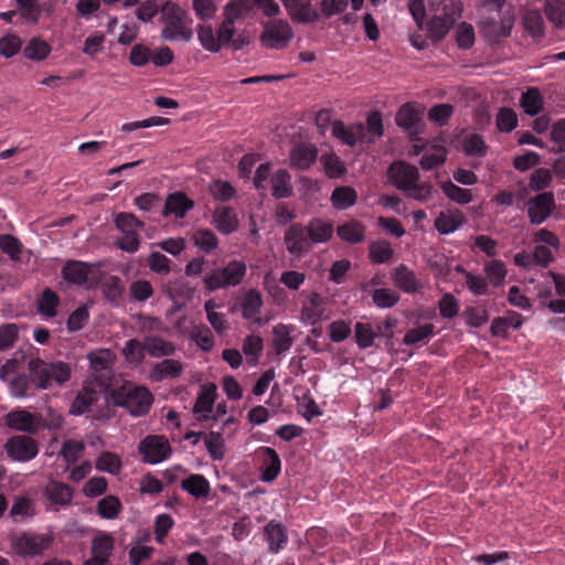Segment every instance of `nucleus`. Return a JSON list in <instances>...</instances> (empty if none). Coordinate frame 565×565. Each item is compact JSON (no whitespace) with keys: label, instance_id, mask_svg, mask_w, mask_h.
Masks as SVG:
<instances>
[{"label":"nucleus","instance_id":"1","mask_svg":"<svg viewBox=\"0 0 565 565\" xmlns=\"http://www.w3.org/2000/svg\"><path fill=\"white\" fill-rule=\"evenodd\" d=\"M163 26L160 36L169 42H190L193 38L192 18L179 4L166 1L161 8Z\"/></svg>","mask_w":565,"mask_h":565},{"label":"nucleus","instance_id":"2","mask_svg":"<svg viewBox=\"0 0 565 565\" xmlns=\"http://www.w3.org/2000/svg\"><path fill=\"white\" fill-rule=\"evenodd\" d=\"M28 370L38 390H49L53 385L62 386L70 381L72 367L64 361L47 362L41 358H32L28 362Z\"/></svg>","mask_w":565,"mask_h":565},{"label":"nucleus","instance_id":"3","mask_svg":"<svg viewBox=\"0 0 565 565\" xmlns=\"http://www.w3.org/2000/svg\"><path fill=\"white\" fill-rule=\"evenodd\" d=\"M111 398L116 406L126 408L135 417L148 414L153 403L151 392L141 385H122L113 392Z\"/></svg>","mask_w":565,"mask_h":565},{"label":"nucleus","instance_id":"4","mask_svg":"<svg viewBox=\"0 0 565 565\" xmlns=\"http://www.w3.org/2000/svg\"><path fill=\"white\" fill-rule=\"evenodd\" d=\"M246 265L238 259L230 260L226 266L213 268L205 273L202 282L209 292L239 285L246 275Z\"/></svg>","mask_w":565,"mask_h":565},{"label":"nucleus","instance_id":"5","mask_svg":"<svg viewBox=\"0 0 565 565\" xmlns=\"http://www.w3.org/2000/svg\"><path fill=\"white\" fill-rule=\"evenodd\" d=\"M21 362L18 359H9L0 367V380L8 384L13 397L23 398L34 394L35 383L31 374L20 373Z\"/></svg>","mask_w":565,"mask_h":565},{"label":"nucleus","instance_id":"6","mask_svg":"<svg viewBox=\"0 0 565 565\" xmlns=\"http://www.w3.org/2000/svg\"><path fill=\"white\" fill-rule=\"evenodd\" d=\"M114 223L122 234L116 241L118 248L130 254L136 253L140 246L138 231L143 230V222L132 213L120 212L115 215Z\"/></svg>","mask_w":565,"mask_h":565},{"label":"nucleus","instance_id":"7","mask_svg":"<svg viewBox=\"0 0 565 565\" xmlns=\"http://www.w3.org/2000/svg\"><path fill=\"white\" fill-rule=\"evenodd\" d=\"M61 274L68 284L88 288L95 286L100 279L98 264H88L75 259L67 260L62 267Z\"/></svg>","mask_w":565,"mask_h":565},{"label":"nucleus","instance_id":"8","mask_svg":"<svg viewBox=\"0 0 565 565\" xmlns=\"http://www.w3.org/2000/svg\"><path fill=\"white\" fill-rule=\"evenodd\" d=\"M162 328L163 324L159 318L146 317L142 321L141 329L146 332V350L152 358L170 356L175 352V345L173 342L151 333L153 331H160Z\"/></svg>","mask_w":565,"mask_h":565},{"label":"nucleus","instance_id":"9","mask_svg":"<svg viewBox=\"0 0 565 565\" xmlns=\"http://www.w3.org/2000/svg\"><path fill=\"white\" fill-rule=\"evenodd\" d=\"M54 537L52 534H38L23 532L11 541L14 553L21 557H36L47 551Z\"/></svg>","mask_w":565,"mask_h":565},{"label":"nucleus","instance_id":"10","mask_svg":"<svg viewBox=\"0 0 565 565\" xmlns=\"http://www.w3.org/2000/svg\"><path fill=\"white\" fill-rule=\"evenodd\" d=\"M294 38L290 24L282 19H274L264 24L259 35L260 43L266 49L282 50Z\"/></svg>","mask_w":565,"mask_h":565},{"label":"nucleus","instance_id":"11","mask_svg":"<svg viewBox=\"0 0 565 565\" xmlns=\"http://www.w3.org/2000/svg\"><path fill=\"white\" fill-rule=\"evenodd\" d=\"M526 215L532 225H541L556 210V202L553 192H541L530 198L526 203Z\"/></svg>","mask_w":565,"mask_h":565},{"label":"nucleus","instance_id":"12","mask_svg":"<svg viewBox=\"0 0 565 565\" xmlns=\"http://www.w3.org/2000/svg\"><path fill=\"white\" fill-rule=\"evenodd\" d=\"M104 385L105 382L97 377L94 381H84L82 388L78 391L71 405V414L83 415L90 412L92 406L98 402V388H102Z\"/></svg>","mask_w":565,"mask_h":565},{"label":"nucleus","instance_id":"13","mask_svg":"<svg viewBox=\"0 0 565 565\" xmlns=\"http://www.w3.org/2000/svg\"><path fill=\"white\" fill-rule=\"evenodd\" d=\"M139 452L143 461L154 465L168 459L171 455L169 440L164 436L149 435L139 444Z\"/></svg>","mask_w":565,"mask_h":565},{"label":"nucleus","instance_id":"14","mask_svg":"<svg viewBox=\"0 0 565 565\" xmlns=\"http://www.w3.org/2000/svg\"><path fill=\"white\" fill-rule=\"evenodd\" d=\"M4 423L10 429L36 434L42 428V415L17 408L6 415Z\"/></svg>","mask_w":565,"mask_h":565},{"label":"nucleus","instance_id":"15","mask_svg":"<svg viewBox=\"0 0 565 565\" xmlns=\"http://www.w3.org/2000/svg\"><path fill=\"white\" fill-rule=\"evenodd\" d=\"M6 451L15 461H30L39 454L35 439L26 435H18L8 439Z\"/></svg>","mask_w":565,"mask_h":565},{"label":"nucleus","instance_id":"16","mask_svg":"<svg viewBox=\"0 0 565 565\" xmlns=\"http://www.w3.org/2000/svg\"><path fill=\"white\" fill-rule=\"evenodd\" d=\"M387 177L392 184L405 193L415 182L419 181L418 169L404 161L393 162L388 167Z\"/></svg>","mask_w":565,"mask_h":565},{"label":"nucleus","instance_id":"17","mask_svg":"<svg viewBox=\"0 0 565 565\" xmlns=\"http://www.w3.org/2000/svg\"><path fill=\"white\" fill-rule=\"evenodd\" d=\"M460 3L454 6L451 11H447L446 6L440 14H435L428 22V34L434 40H441L451 29L456 19L460 17Z\"/></svg>","mask_w":565,"mask_h":565},{"label":"nucleus","instance_id":"18","mask_svg":"<svg viewBox=\"0 0 565 565\" xmlns=\"http://www.w3.org/2000/svg\"><path fill=\"white\" fill-rule=\"evenodd\" d=\"M257 455L260 459V480L273 482L277 479L281 470V460L274 448L259 447Z\"/></svg>","mask_w":565,"mask_h":565},{"label":"nucleus","instance_id":"19","mask_svg":"<svg viewBox=\"0 0 565 565\" xmlns=\"http://www.w3.org/2000/svg\"><path fill=\"white\" fill-rule=\"evenodd\" d=\"M285 243L287 250L291 255L301 256L308 252L310 249L311 242L306 226H302L300 223L291 224L286 231Z\"/></svg>","mask_w":565,"mask_h":565},{"label":"nucleus","instance_id":"20","mask_svg":"<svg viewBox=\"0 0 565 565\" xmlns=\"http://www.w3.org/2000/svg\"><path fill=\"white\" fill-rule=\"evenodd\" d=\"M425 108H398L396 124L414 138L424 130Z\"/></svg>","mask_w":565,"mask_h":565},{"label":"nucleus","instance_id":"21","mask_svg":"<svg viewBox=\"0 0 565 565\" xmlns=\"http://www.w3.org/2000/svg\"><path fill=\"white\" fill-rule=\"evenodd\" d=\"M264 537L268 552L278 554L288 543L287 527L281 522L270 520L264 527Z\"/></svg>","mask_w":565,"mask_h":565},{"label":"nucleus","instance_id":"22","mask_svg":"<svg viewBox=\"0 0 565 565\" xmlns=\"http://www.w3.org/2000/svg\"><path fill=\"white\" fill-rule=\"evenodd\" d=\"M291 20L298 23H313L320 15L315 10L310 1L303 0H281Z\"/></svg>","mask_w":565,"mask_h":565},{"label":"nucleus","instance_id":"23","mask_svg":"<svg viewBox=\"0 0 565 565\" xmlns=\"http://www.w3.org/2000/svg\"><path fill=\"white\" fill-rule=\"evenodd\" d=\"M484 36L490 42H498L502 38L510 35L513 21L510 18L489 17L481 20Z\"/></svg>","mask_w":565,"mask_h":565},{"label":"nucleus","instance_id":"24","mask_svg":"<svg viewBox=\"0 0 565 565\" xmlns=\"http://www.w3.org/2000/svg\"><path fill=\"white\" fill-rule=\"evenodd\" d=\"M393 328V322L386 320L383 324H379L376 330L373 329L371 323L356 322L354 326L355 342L359 348L367 349L373 345L375 338L383 333V330H390Z\"/></svg>","mask_w":565,"mask_h":565},{"label":"nucleus","instance_id":"25","mask_svg":"<svg viewBox=\"0 0 565 565\" xmlns=\"http://www.w3.org/2000/svg\"><path fill=\"white\" fill-rule=\"evenodd\" d=\"M216 385L215 384H206L201 386L200 393L196 397L193 413L196 416V419L200 422L206 420L210 418V413L213 409L215 399H216Z\"/></svg>","mask_w":565,"mask_h":565},{"label":"nucleus","instance_id":"26","mask_svg":"<svg viewBox=\"0 0 565 565\" xmlns=\"http://www.w3.org/2000/svg\"><path fill=\"white\" fill-rule=\"evenodd\" d=\"M43 497L52 504L68 505L73 499V489L57 480H50L43 488Z\"/></svg>","mask_w":565,"mask_h":565},{"label":"nucleus","instance_id":"27","mask_svg":"<svg viewBox=\"0 0 565 565\" xmlns=\"http://www.w3.org/2000/svg\"><path fill=\"white\" fill-rule=\"evenodd\" d=\"M255 15V0H228L223 8V17L234 24L238 20L252 19Z\"/></svg>","mask_w":565,"mask_h":565},{"label":"nucleus","instance_id":"28","mask_svg":"<svg viewBox=\"0 0 565 565\" xmlns=\"http://www.w3.org/2000/svg\"><path fill=\"white\" fill-rule=\"evenodd\" d=\"M194 207V202L183 192H173L169 194L164 202L162 211L163 215L173 214L178 218H182Z\"/></svg>","mask_w":565,"mask_h":565},{"label":"nucleus","instance_id":"29","mask_svg":"<svg viewBox=\"0 0 565 565\" xmlns=\"http://www.w3.org/2000/svg\"><path fill=\"white\" fill-rule=\"evenodd\" d=\"M394 285L406 294H415L422 287L416 274L406 265H398L392 273Z\"/></svg>","mask_w":565,"mask_h":565},{"label":"nucleus","instance_id":"30","mask_svg":"<svg viewBox=\"0 0 565 565\" xmlns=\"http://www.w3.org/2000/svg\"><path fill=\"white\" fill-rule=\"evenodd\" d=\"M318 157V150L313 145L301 143L290 151V166L298 170H307Z\"/></svg>","mask_w":565,"mask_h":565},{"label":"nucleus","instance_id":"31","mask_svg":"<svg viewBox=\"0 0 565 565\" xmlns=\"http://www.w3.org/2000/svg\"><path fill=\"white\" fill-rule=\"evenodd\" d=\"M323 315V298L318 292H311L302 303L301 320L313 326L322 319Z\"/></svg>","mask_w":565,"mask_h":565},{"label":"nucleus","instance_id":"32","mask_svg":"<svg viewBox=\"0 0 565 565\" xmlns=\"http://www.w3.org/2000/svg\"><path fill=\"white\" fill-rule=\"evenodd\" d=\"M465 223V216L458 209L448 213L440 212L435 218L434 226L439 234L447 235L460 228Z\"/></svg>","mask_w":565,"mask_h":565},{"label":"nucleus","instance_id":"33","mask_svg":"<svg viewBox=\"0 0 565 565\" xmlns=\"http://www.w3.org/2000/svg\"><path fill=\"white\" fill-rule=\"evenodd\" d=\"M213 223L222 234H231L238 227V220L231 206H218L213 212Z\"/></svg>","mask_w":565,"mask_h":565},{"label":"nucleus","instance_id":"34","mask_svg":"<svg viewBox=\"0 0 565 565\" xmlns=\"http://www.w3.org/2000/svg\"><path fill=\"white\" fill-rule=\"evenodd\" d=\"M271 195L275 199H286L292 195L291 175L286 169H278L270 178Z\"/></svg>","mask_w":565,"mask_h":565},{"label":"nucleus","instance_id":"35","mask_svg":"<svg viewBox=\"0 0 565 565\" xmlns=\"http://www.w3.org/2000/svg\"><path fill=\"white\" fill-rule=\"evenodd\" d=\"M338 236L350 244H360L365 237V226L358 220H350L337 227Z\"/></svg>","mask_w":565,"mask_h":565},{"label":"nucleus","instance_id":"36","mask_svg":"<svg viewBox=\"0 0 565 565\" xmlns=\"http://www.w3.org/2000/svg\"><path fill=\"white\" fill-rule=\"evenodd\" d=\"M311 243H326L333 235V225L331 222L316 217L309 221L306 226Z\"/></svg>","mask_w":565,"mask_h":565},{"label":"nucleus","instance_id":"37","mask_svg":"<svg viewBox=\"0 0 565 565\" xmlns=\"http://www.w3.org/2000/svg\"><path fill=\"white\" fill-rule=\"evenodd\" d=\"M358 201L356 191L349 185L335 186L331 193L330 202L339 211L348 210Z\"/></svg>","mask_w":565,"mask_h":565},{"label":"nucleus","instance_id":"38","mask_svg":"<svg viewBox=\"0 0 565 565\" xmlns=\"http://www.w3.org/2000/svg\"><path fill=\"white\" fill-rule=\"evenodd\" d=\"M181 488L192 497L205 498L210 491V482L203 475L192 473L181 481Z\"/></svg>","mask_w":565,"mask_h":565},{"label":"nucleus","instance_id":"39","mask_svg":"<svg viewBox=\"0 0 565 565\" xmlns=\"http://www.w3.org/2000/svg\"><path fill=\"white\" fill-rule=\"evenodd\" d=\"M294 329L295 328L292 326L284 323H278L274 327V349L276 354H282L291 348L294 339L290 334Z\"/></svg>","mask_w":565,"mask_h":565},{"label":"nucleus","instance_id":"40","mask_svg":"<svg viewBox=\"0 0 565 565\" xmlns=\"http://www.w3.org/2000/svg\"><path fill=\"white\" fill-rule=\"evenodd\" d=\"M183 366L178 360L166 359L157 363L152 369V377L157 381H161L167 377H178L182 374Z\"/></svg>","mask_w":565,"mask_h":565},{"label":"nucleus","instance_id":"41","mask_svg":"<svg viewBox=\"0 0 565 565\" xmlns=\"http://www.w3.org/2000/svg\"><path fill=\"white\" fill-rule=\"evenodd\" d=\"M115 548V539L110 533H102L96 535L92 541V556L104 557L110 559Z\"/></svg>","mask_w":565,"mask_h":565},{"label":"nucleus","instance_id":"42","mask_svg":"<svg viewBox=\"0 0 565 565\" xmlns=\"http://www.w3.org/2000/svg\"><path fill=\"white\" fill-rule=\"evenodd\" d=\"M60 297L55 291L45 288L38 300V311L45 318H53L57 313Z\"/></svg>","mask_w":565,"mask_h":565},{"label":"nucleus","instance_id":"43","mask_svg":"<svg viewBox=\"0 0 565 565\" xmlns=\"http://www.w3.org/2000/svg\"><path fill=\"white\" fill-rule=\"evenodd\" d=\"M122 510L121 501L118 497L108 494L100 499L97 503V514L105 520H114L118 518Z\"/></svg>","mask_w":565,"mask_h":565},{"label":"nucleus","instance_id":"44","mask_svg":"<svg viewBox=\"0 0 565 565\" xmlns=\"http://www.w3.org/2000/svg\"><path fill=\"white\" fill-rule=\"evenodd\" d=\"M121 458L111 451H103L96 458V469L110 475H118L121 471Z\"/></svg>","mask_w":565,"mask_h":565},{"label":"nucleus","instance_id":"45","mask_svg":"<svg viewBox=\"0 0 565 565\" xmlns=\"http://www.w3.org/2000/svg\"><path fill=\"white\" fill-rule=\"evenodd\" d=\"M242 315L245 319H252L259 313L263 306L262 294L257 289H249L242 301Z\"/></svg>","mask_w":565,"mask_h":565},{"label":"nucleus","instance_id":"46","mask_svg":"<svg viewBox=\"0 0 565 565\" xmlns=\"http://www.w3.org/2000/svg\"><path fill=\"white\" fill-rule=\"evenodd\" d=\"M192 241L196 247L206 254L212 253L218 246L217 236L209 228L195 231L192 235Z\"/></svg>","mask_w":565,"mask_h":565},{"label":"nucleus","instance_id":"47","mask_svg":"<svg viewBox=\"0 0 565 565\" xmlns=\"http://www.w3.org/2000/svg\"><path fill=\"white\" fill-rule=\"evenodd\" d=\"M204 444L206 450L213 460H222L225 455V443L223 436L218 431L204 433Z\"/></svg>","mask_w":565,"mask_h":565},{"label":"nucleus","instance_id":"48","mask_svg":"<svg viewBox=\"0 0 565 565\" xmlns=\"http://www.w3.org/2000/svg\"><path fill=\"white\" fill-rule=\"evenodd\" d=\"M34 514L32 500L28 497H17L12 503V507L9 511V516L14 522H21L25 518L32 516Z\"/></svg>","mask_w":565,"mask_h":565},{"label":"nucleus","instance_id":"49","mask_svg":"<svg viewBox=\"0 0 565 565\" xmlns=\"http://www.w3.org/2000/svg\"><path fill=\"white\" fill-rule=\"evenodd\" d=\"M544 12L554 26H565V0H546Z\"/></svg>","mask_w":565,"mask_h":565},{"label":"nucleus","instance_id":"50","mask_svg":"<svg viewBox=\"0 0 565 565\" xmlns=\"http://www.w3.org/2000/svg\"><path fill=\"white\" fill-rule=\"evenodd\" d=\"M190 338L204 352H210L214 347L213 333L205 324L194 326Z\"/></svg>","mask_w":565,"mask_h":565},{"label":"nucleus","instance_id":"51","mask_svg":"<svg viewBox=\"0 0 565 565\" xmlns=\"http://www.w3.org/2000/svg\"><path fill=\"white\" fill-rule=\"evenodd\" d=\"M198 40L201 46L211 53L220 52V44L215 40V30L212 24L203 23L196 26Z\"/></svg>","mask_w":565,"mask_h":565},{"label":"nucleus","instance_id":"52","mask_svg":"<svg viewBox=\"0 0 565 565\" xmlns=\"http://www.w3.org/2000/svg\"><path fill=\"white\" fill-rule=\"evenodd\" d=\"M462 148L467 156L476 158H483L488 151V146L479 134L465 137Z\"/></svg>","mask_w":565,"mask_h":565},{"label":"nucleus","instance_id":"53","mask_svg":"<svg viewBox=\"0 0 565 565\" xmlns=\"http://www.w3.org/2000/svg\"><path fill=\"white\" fill-rule=\"evenodd\" d=\"M443 193L451 201L458 204H468L472 201L470 190L460 188L451 181H446L440 185Z\"/></svg>","mask_w":565,"mask_h":565},{"label":"nucleus","instance_id":"54","mask_svg":"<svg viewBox=\"0 0 565 565\" xmlns=\"http://www.w3.org/2000/svg\"><path fill=\"white\" fill-rule=\"evenodd\" d=\"M391 244L386 241L373 242L369 248V257L374 264H385L393 257Z\"/></svg>","mask_w":565,"mask_h":565},{"label":"nucleus","instance_id":"55","mask_svg":"<svg viewBox=\"0 0 565 565\" xmlns=\"http://www.w3.org/2000/svg\"><path fill=\"white\" fill-rule=\"evenodd\" d=\"M523 26L533 39L544 35V21L540 12L529 11L523 18Z\"/></svg>","mask_w":565,"mask_h":565},{"label":"nucleus","instance_id":"56","mask_svg":"<svg viewBox=\"0 0 565 565\" xmlns=\"http://www.w3.org/2000/svg\"><path fill=\"white\" fill-rule=\"evenodd\" d=\"M434 324L425 323L417 328L409 329L403 339V343L406 345H414L419 342L426 341L434 335Z\"/></svg>","mask_w":565,"mask_h":565},{"label":"nucleus","instance_id":"57","mask_svg":"<svg viewBox=\"0 0 565 565\" xmlns=\"http://www.w3.org/2000/svg\"><path fill=\"white\" fill-rule=\"evenodd\" d=\"M103 294L105 298L115 305H118L119 301L122 299L124 295V286L122 281L117 276H110L103 285Z\"/></svg>","mask_w":565,"mask_h":565},{"label":"nucleus","instance_id":"58","mask_svg":"<svg viewBox=\"0 0 565 565\" xmlns=\"http://www.w3.org/2000/svg\"><path fill=\"white\" fill-rule=\"evenodd\" d=\"M372 300L377 308H393L399 300V295L390 288H379L372 292Z\"/></svg>","mask_w":565,"mask_h":565},{"label":"nucleus","instance_id":"59","mask_svg":"<svg viewBox=\"0 0 565 565\" xmlns=\"http://www.w3.org/2000/svg\"><path fill=\"white\" fill-rule=\"evenodd\" d=\"M484 273L489 281L499 287L504 282L507 276L505 265L502 260L492 259L484 265Z\"/></svg>","mask_w":565,"mask_h":565},{"label":"nucleus","instance_id":"60","mask_svg":"<svg viewBox=\"0 0 565 565\" xmlns=\"http://www.w3.org/2000/svg\"><path fill=\"white\" fill-rule=\"evenodd\" d=\"M553 180L552 172L546 168L534 170L530 177L529 189L534 192H545Z\"/></svg>","mask_w":565,"mask_h":565},{"label":"nucleus","instance_id":"61","mask_svg":"<svg viewBox=\"0 0 565 565\" xmlns=\"http://www.w3.org/2000/svg\"><path fill=\"white\" fill-rule=\"evenodd\" d=\"M51 52L50 45L40 39H32L24 47V56L29 60L41 61L44 60Z\"/></svg>","mask_w":565,"mask_h":565},{"label":"nucleus","instance_id":"62","mask_svg":"<svg viewBox=\"0 0 565 565\" xmlns=\"http://www.w3.org/2000/svg\"><path fill=\"white\" fill-rule=\"evenodd\" d=\"M122 353L129 362H135V363L142 362L145 360V353H147L145 340L143 341H139L137 339L128 340L125 343Z\"/></svg>","mask_w":565,"mask_h":565},{"label":"nucleus","instance_id":"63","mask_svg":"<svg viewBox=\"0 0 565 565\" xmlns=\"http://www.w3.org/2000/svg\"><path fill=\"white\" fill-rule=\"evenodd\" d=\"M22 243L11 234L0 235V249L7 254L11 260H19L22 253Z\"/></svg>","mask_w":565,"mask_h":565},{"label":"nucleus","instance_id":"64","mask_svg":"<svg viewBox=\"0 0 565 565\" xmlns=\"http://www.w3.org/2000/svg\"><path fill=\"white\" fill-rule=\"evenodd\" d=\"M447 158V151L444 147H437L430 152H426L419 160L422 169L429 171L441 166Z\"/></svg>","mask_w":565,"mask_h":565}]
</instances>
